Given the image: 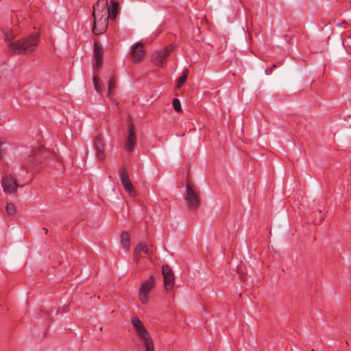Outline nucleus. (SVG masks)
I'll return each mask as SVG.
<instances>
[{
	"label": "nucleus",
	"instance_id": "obj_1",
	"mask_svg": "<svg viewBox=\"0 0 351 351\" xmlns=\"http://www.w3.org/2000/svg\"><path fill=\"white\" fill-rule=\"evenodd\" d=\"M112 8L108 7L105 0H99L93 5V16L94 24L93 32L99 35L106 32L108 28L109 18H115L117 14L118 3L114 0L111 1Z\"/></svg>",
	"mask_w": 351,
	"mask_h": 351
},
{
	"label": "nucleus",
	"instance_id": "obj_2",
	"mask_svg": "<svg viewBox=\"0 0 351 351\" xmlns=\"http://www.w3.org/2000/svg\"><path fill=\"white\" fill-rule=\"evenodd\" d=\"M38 43L36 34L23 38L9 45V51L14 54H24L33 51Z\"/></svg>",
	"mask_w": 351,
	"mask_h": 351
},
{
	"label": "nucleus",
	"instance_id": "obj_3",
	"mask_svg": "<svg viewBox=\"0 0 351 351\" xmlns=\"http://www.w3.org/2000/svg\"><path fill=\"white\" fill-rule=\"evenodd\" d=\"M131 322L137 336L144 341L146 351H154L152 339L141 320L137 316H133Z\"/></svg>",
	"mask_w": 351,
	"mask_h": 351
},
{
	"label": "nucleus",
	"instance_id": "obj_4",
	"mask_svg": "<svg viewBox=\"0 0 351 351\" xmlns=\"http://www.w3.org/2000/svg\"><path fill=\"white\" fill-rule=\"evenodd\" d=\"M43 153L40 148H34L22 162V167L27 172H34L40 168Z\"/></svg>",
	"mask_w": 351,
	"mask_h": 351
},
{
	"label": "nucleus",
	"instance_id": "obj_5",
	"mask_svg": "<svg viewBox=\"0 0 351 351\" xmlns=\"http://www.w3.org/2000/svg\"><path fill=\"white\" fill-rule=\"evenodd\" d=\"M154 278L151 276L147 280L143 282L140 287L138 292V298L141 302L145 304L149 301V293L153 289L154 286Z\"/></svg>",
	"mask_w": 351,
	"mask_h": 351
},
{
	"label": "nucleus",
	"instance_id": "obj_6",
	"mask_svg": "<svg viewBox=\"0 0 351 351\" xmlns=\"http://www.w3.org/2000/svg\"><path fill=\"white\" fill-rule=\"evenodd\" d=\"M185 201L191 210H195L199 206V199L197 193L188 183L186 188Z\"/></svg>",
	"mask_w": 351,
	"mask_h": 351
},
{
	"label": "nucleus",
	"instance_id": "obj_7",
	"mask_svg": "<svg viewBox=\"0 0 351 351\" xmlns=\"http://www.w3.org/2000/svg\"><path fill=\"white\" fill-rule=\"evenodd\" d=\"M173 47L168 46L166 48L156 51L153 53L152 60L157 66H162L165 63L166 58L172 51Z\"/></svg>",
	"mask_w": 351,
	"mask_h": 351
},
{
	"label": "nucleus",
	"instance_id": "obj_8",
	"mask_svg": "<svg viewBox=\"0 0 351 351\" xmlns=\"http://www.w3.org/2000/svg\"><path fill=\"white\" fill-rule=\"evenodd\" d=\"M119 177L121 184H123L125 191L128 193V195L131 197L135 196L136 191L130 180L129 175L125 169L123 168L121 169Z\"/></svg>",
	"mask_w": 351,
	"mask_h": 351
},
{
	"label": "nucleus",
	"instance_id": "obj_9",
	"mask_svg": "<svg viewBox=\"0 0 351 351\" xmlns=\"http://www.w3.org/2000/svg\"><path fill=\"white\" fill-rule=\"evenodd\" d=\"M132 61L135 63L141 62L145 57V51L143 44L140 42L133 44L130 47Z\"/></svg>",
	"mask_w": 351,
	"mask_h": 351
},
{
	"label": "nucleus",
	"instance_id": "obj_10",
	"mask_svg": "<svg viewBox=\"0 0 351 351\" xmlns=\"http://www.w3.org/2000/svg\"><path fill=\"white\" fill-rule=\"evenodd\" d=\"M162 272L164 278L165 288L167 291L171 290L174 286V274L171 267L167 265L162 266Z\"/></svg>",
	"mask_w": 351,
	"mask_h": 351
},
{
	"label": "nucleus",
	"instance_id": "obj_11",
	"mask_svg": "<svg viewBox=\"0 0 351 351\" xmlns=\"http://www.w3.org/2000/svg\"><path fill=\"white\" fill-rule=\"evenodd\" d=\"M1 184L5 193H13L16 191L18 184L10 174L5 175L2 178Z\"/></svg>",
	"mask_w": 351,
	"mask_h": 351
},
{
	"label": "nucleus",
	"instance_id": "obj_12",
	"mask_svg": "<svg viewBox=\"0 0 351 351\" xmlns=\"http://www.w3.org/2000/svg\"><path fill=\"white\" fill-rule=\"evenodd\" d=\"M128 135L125 141V147L128 152H132L134 149L136 143L134 127L132 123L128 127Z\"/></svg>",
	"mask_w": 351,
	"mask_h": 351
},
{
	"label": "nucleus",
	"instance_id": "obj_13",
	"mask_svg": "<svg viewBox=\"0 0 351 351\" xmlns=\"http://www.w3.org/2000/svg\"><path fill=\"white\" fill-rule=\"evenodd\" d=\"M94 56L95 58L94 67L99 69L102 64L103 49L101 45L97 43L95 44L94 47Z\"/></svg>",
	"mask_w": 351,
	"mask_h": 351
},
{
	"label": "nucleus",
	"instance_id": "obj_14",
	"mask_svg": "<svg viewBox=\"0 0 351 351\" xmlns=\"http://www.w3.org/2000/svg\"><path fill=\"white\" fill-rule=\"evenodd\" d=\"M94 147L98 160H103L104 158V142L100 137L97 136L95 138L94 141Z\"/></svg>",
	"mask_w": 351,
	"mask_h": 351
},
{
	"label": "nucleus",
	"instance_id": "obj_15",
	"mask_svg": "<svg viewBox=\"0 0 351 351\" xmlns=\"http://www.w3.org/2000/svg\"><path fill=\"white\" fill-rule=\"evenodd\" d=\"M141 252H143L145 254H149V248L145 243H138L136 246L134 253V258L136 261L140 258Z\"/></svg>",
	"mask_w": 351,
	"mask_h": 351
},
{
	"label": "nucleus",
	"instance_id": "obj_16",
	"mask_svg": "<svg viewBox=\"0 0 351 351\" xmlns=\"http://www.w3.org/2000/svg\"><path fill=\"white\" fill-rule=\"evenodd\" d=\"M121 243L122 247L128 251L130 247V235L128 232H123L120 236Z\"/></svg>",
	"mask_w": 351,
	"mask_h": 351
},
{
	"label": "nucleus",
	"instance_id": "obj_17",
	"mask_svg": "<svg viewBox=\"0 0 351 351\" xmlns=\"http://www.w3.org/2000/svg\"><path fill=\"white\" fill-rule=\"evenodd\" d=\"M188 73H189V71L187 69H185L183 71L182 76H180L179 77V79L178 80L177 87L178 88H181L182 86L185 83V82L188 77Z\"/></svg>",
	"mask_w": 351,
	"mask_h": 351
},
{
	"label": "nucleus",
	"instance_id": "obj_18",
	"mask_svg": "<svg viewBox=\"0 0 351 351\" xmlns=\"http://www.w3.org/2000/svg\"><path fill=\"white\" fill-rule=\"evenodd\" d=\"M115 87V82H114V78L111 77L109 81H108V95H110L113 89Z\"/></svg>",
	"mask_w": 351,
	"mask_h": 351
},
{
	"label": "nucleus",
	"instance_id": "obj_19",
	"mask_svg": "<svg viewBox=\"0 0 351 351\" xmlns=\"http://www.w3.org/2000/svg\"><path fill=\"white\" fill-rule=\"evenodd\" d=\"M173 106L174 110L176 112H180L182 110L181 104L178 99L173 98Z\"/></svg>",
	"mask_w": 351,
	"mask_h": 351
},
{
	"label": "nucleus",
	"instance_id": "obj_20",
	"mask_svg": "<svg viewBox=\"0 0 351 351\" xmlns=\"http://www.w3.org/2000/svg\"><path fill=\"white\" fill-rule=\"evenodd\" d=\"M5 209H6V212L8 215H13L15 214V207L12 204H11V203L7 204Z\"/></svg>",
	"mask_w": 351,
	"mask_h": 351
},
{
	"label": "nucleus",
	"instance_id": "obj_21",
	"mask_svg": "<svg viewBox=\"0 0 351 351\" xmlns=\"http://www.w3.org/2000/svg\"><path fill=\"white\" fill-rule=\"evenodd\" d=\"M6 145L5 142L0 139V158H2L5 155V147Z\"/></svg>",
	"mask_w": 351,
	"mask_h": 351
},
{
	"label": "nucleus",
	"instance_id": "obj_22",
	"mask_svg": "<svg viewBox=\"0 0 351 351\" xmlns=\"http://www.w3.org/2000/svg\"><path fill=\"white\" fill-rule=\"evenodd\" d=\"M5 39L8 41L11 40L14 38V34H12V31L9 29H7L3 31Z\"/></svg>",
	"mask_w": 351,
	"mask_h": 351
},
{
	"label": "nucleus",
	"instance_id": "obj_23",
	"mask_svg": "<svg viewBox=\"0 0 351 351\" xmlns=\"http://www.w3.org/2000/svg\"><path fill=\"white\" fill-rule=\"evenodd\" d=\"M93 83L95 86V88L97 93L101 92L100 85H99V80L97 77H93Z\"/></svg>",
	"mask_w": 351,
	"mask_h": 351
},
{
	"label": "nucleus",
	"instance_id": "obj_24",
	"mask_svg": "<svg viewBox=\"0 0 351 351\" xmlns=\"http://www.w3.org/2000/svg\"><path fill=\"white\" fill-rule=\"evenodd\" d=\"M319 214L320 215L319 218L317 220L315 221V223H319L324 220V217L322 215H321V212L319 211Z\"/></svg>",
	"mask_w": 351,
	"mask_h": 351
},
{
	"label": "nucleus",
	"instance_id": "obj_25",
	"mask_svg": "<svg viewBox=\"0 0 351 351\" xmlns=\"http://www.w3.org/2000/svg\"><path fill=\"white\" fill-rule=\"evenodd\" d=\"M265 73H266L267 75H269V74H271V72H269L268 69H267V70L265 71Z\"/></svg>",
	"mask_w": 351,
	"mask_h": 351
}]
</instances>
